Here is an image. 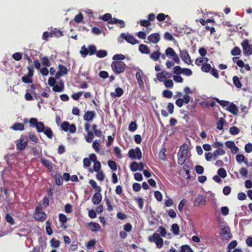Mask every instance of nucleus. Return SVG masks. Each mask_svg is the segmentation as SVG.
<instances>
[{"instance_id": "1", "label": "nucleus", "mask_w": 252, "mask_h": 252, "mask_svg": "<svg viewBox=\"0 0 252 252\" xmlns=\"http://www.w3.org/2000/svg\"><path fill=\"white\" fill-rule=\"evenodd\" d=\"M111 66L113 71L117 74L123 73L127 67L126 64L122 61L113 62Z\"/></svg>"}, {"instance_id": "2", "label": "nucleus", "mask_w": 252, "mask_h": 252, "mask_svg": "<svg viewBox=\"0 0 252 252\" xmlns=\"http://www.w3.org/2000/svg\"><path fill=\"white\" fill-rule=\"evenodd\" d=\"M148 239L150 243H155L157 247L158 248H161L163 246V240L158 233H154L152 235L150 236Z\"/></svg>"}, {"instance_id": "3", "label": "nucleus", "mask_w": 252, "mask_h": 252, "mask_svg": "<svg viewBox=\"0 0 252 252\" xmlns=\"http://www.w3.org/2000/svg\"><path fill=\"white\" fill-rule=\"evenodd\" d=\"M165 55L169 58H172L173 61L177 64H180V60L178 55L176 53L174 49L171 47H168L165 51Z\"/></svg>"}, {"instance_id": "4", "label": "nucleus", "mask_w": 252, "mask_h": 252, "mask_svg": "<svg viewBox=\"0 0 252 252\" xmlns=\"http://www.w3.org/2000/svg\"><path fill=\"white\" fill-rule=\"evenodd\" d=\"M128 156L133 159H140L142 158V153L141 150L139 147H136L135 149H131L129 150L128 153Z\"/></svg>"}, {"instance_id": "5", "label": "nucleus", "mask_w": 252, "mask_h": 252, "mask_svg": "<svg viewBox=\"0 0 252 252\" xmlns=\"http://www.w3.org/2000/svg\"><path fill=\"white\" fill-rule=\"evenodd\" d=\"M243 54L245 56H249L252 55V49L249 44L248 39H245L241 43Z\"/></svg>"}, {"instance_id": "6", "label": "nucleus", "mask_w": 252, "mask_h": 252, "mask_svg": "<svg viewBox=\"0 0 252 252\" xmlns=\"http://www.w3.org/2000/svg\"><path fill=\"white\" fill-rule=\"evenodd\" d=\"M61 128L66 132L69 131L71 133H74L76 130V127L74 124L70 125L68 122L64 121L61 125Z\"/></svg>"}, {"instance_id": "7", "label": "nucleus", "mask_w": 252, "mask_h": 252, "mask_svg": "<svg viewBox=\"0 0 252 252\" xmlns=\"http://www.w3.org/2000/svg\"><path fill=\"white\" fill-rule=\"evenodd\" d=\"M220 235H222L223 240H227L232 237V234L231 233L230 228L228 226H225L221 229Z\"/></svg>"}, {"instance_id": "8", "label": "nucleus", "mask_w": 252, "mask_h": 252, "mask_svg": "<svg viewBox=\"0 0 252 252\" xmlns=\"http://www.w3.org/2000/svg\"><path fill=\"white\" fill-rule=\"evenodd\" d=\"M28 140L25 135H22L19 140V142L17 143L16 147L17 149L22 151L24 150L28 144Z\"/></svg>"}, {"instance_id": "9", "label": "nucleus", "mask_w": 252, "mask_h": 252, "mask_svg": "<svg viewBox=\"0 0 252 252\" xmlns=\"http://www.w3.org/2000/svg\"><path fill=\"white\" fill-rule=\"evenodd\" d=\"M35 219L40 221H44L46 218V215L45 213L42 212V209L40 207H37L35 209Z\"/></svg>"}, {"instance_id": "10", "label": "nucleus", "mask_w": 252, "mask_h": 252, "mask_svg": "<svg viewBox=\"0 0 252 252\" xmlns=\"http://www.w3.org/2000/svg\"><path fill=\"white\" fill-rule=\"evenodd\" d=\"M180 55L182 60L188 64H190L192 63V60L187 50H180Z\"/></svg>"}, {"instance_id": "11", "label": "nucleus", "mask_w": 252, "mask_h": 252, "mask_svg": "<svg viewBox=\"0 0 252 252\" xmlns=\"http://www.w3.org/2000/svg\"><path fill=\"white\" fill-rule=\"evenodd\" d=\"M120 36L123 39H125L126 41V42L132 45H134L136 43H139L138 41L132 35H126L125 33H122L121 34Z\"/></svg>"}, {"instance_id": "12", "label": "nucleus", "mask_w": 252, "mask_h": 252, "mask_svg": "<svg viewBox=\"0 0 252 252\" xmlns=\"http://www.w3.org/2000/svg\"><path fill=\"white\" fill-rule=\"evenodd\" d=\"M144 76L143 72L138 68V71L136 73L135 77L137 80L138 84L140 88L144 87V82L143 81V77Z\"/></svg>"}, {"instance_id": "13", "label": "nucleus", "mask_w": 252, "mask_h": 252, "mask_svg": "<svg viewBox=\"0 0 252 252\" xmlns=\"http://www.w3.org/2000/svg\"><path fill=\"white\" fill-rule=\"evenodd\" d=\"M96 116V113L94 111H87L84 115L83 119L88 122H92Z\"/></svg>"}, {"instance_id": "14", "label": "nucleus", "mask_w": 252, "mask_h": 252, "mask_svg": "<svg viewBox=\"0 0 252 252\" xmlns=\"http://www.w3.org/2000/svg\"><path fill=\"white\" fill-rule=\"evenodd\" d=\"M160 35L158 33H154L151 34L148 37V39L149 42L156 44L160 40Z\"/></svg>"}, {"instance_id": "15", "label": "nucleus", "mask_w": 252, "mask_h": 252, "mask_svg": "<svg viewBox=\"0 0 252 252\" xmlns=\"http://www.w3.org/2000/svg\"><path fill=\"white\" fill-rule=\"evenodd\" d=\"M124 91L123 89L120 87H117L115 90V92H111L110 96L113 98L120 97L123 95Z\"/></svg>"}, {"instance_id": "16", "label": "nucleus", "mask_w": 252, "mask_h": 252, "mask_svg": "<svg viewBox=\"0 0 252 252\" xmlns=\"http://www.w3.org/2000/svg\"><path fill=\"white\" fill-rule=\"evenodd\" d=\"M206 202V198L201 195H199L195 199L194 206H199L200 205H204Z\"/></svg>"}, {"instance_id": "17", "label": "nucleus", "mask_w": 252, "mask_h": 252, "mask_svg": "<svg viewBox=\"0 0 252 252\" xmlns=\"http://www.w3.org/2000/svg\"><path fill=\"white\" fill-rule=\"evenodd\" d=\"M102 200V196L100 192H96L92 197V202L95 205L100 203Z\"/></svg>"}, {"instance_id": "18", "label": "nucleus", "mask_w": 252, "mask_h": 252, "mask_svg": "<svg viewBox=\"0 0 252 252\" xmlns=\"http://www.w3.org/2000/svg\"><path fill=\"white\" fill-rule=\"evenodd\" d=\"M156 48L157 49V51L153 52L150 55V58L154 61H157L159 59V58L161 55V53L159 51V46L157 45Z\"/></svg>"}, {"instance_id": "19", "label": "nucleus", "mask_w": 252, "mask_h": 252, "mask_svg": "<svg viewBox=\"0 0 252 252\" xmlns=\"http://www.w3.org/2000/svg\"><path fill=\"white\" fill-rule=\"evenodd\" d=\"M188 147L187 145L184 144L180 148L178 156L187 157Z\"/></svg>"}, {"instance_id": "20", "label": "nucleus", "mask_w": 252, "mask_h": 252, "mask_svg": "<svg viewBox=\"0 0 252 252\" xmlns=\"http://www.w3.org/2000/svg\"><path fill=\"white\" fill-rule=\"evenodd\" d=\"M89 226L90 229L93 232L98 231L101 228L100 225L96 222H90L89 223Z\"/></svg>"}, {"instance_id": "21", "label": "nucleus", "mask_w": 252, "mask_h": 252, "mask_svg": "<svg viewBox=\"0 0 252 252\" xmlns=\"http://www.w3.org/2000/svg\"><path fill=\"white\" fill-rule=\"evenodd\" d=\"M53 91L55 92H62L64 90V83L63 81H60V85H55L53 87Z\"/></svg>"}, {"instance_id": "22", "label": "nucleus", "mask_w": 252, "mask_h": 252, "mask_svg": "<svg viewBox=\"0 0 252 252\" xmlns=\"http://www.w3.org/2000/svg\"><path fill=\"white\" fill-rule=\"evenodd\" d=\"M11 128L15 131H23L25 128V126L22 123H16L11 126Z\"/></svg>"}, {"instance_id": "23", "label": "nucleus", "mask_w": 252, "mask_h": 252, "mask_svg": "<svg viewBox=\"0 0 252 252\" xmlns=\"http://www.w3.org/2000/svg\"><path fill=\"white\" fill-rule=\"evenodd\" d=\"M51 37H60L63 36V32L60 30H58L57 28L54 29L53 30L51 31Z\"/></svg>"}, {"instance_id": "24", "label": "nucleus", "mask_w": 252, "mask_h": 252, "mask_svg": "<svg viewBox=\"0 0 252 252\" xmlns=\"http://www.w3.org/2000/svg\"><path fill=\"white\" fill-rule=\"evenodd\" d=\"M166 152V150L165 147V146L164 145H163L162 147H161V148L159 151V154H158L159 158L160 159L163 160V161L166 160V154H165Z\"/></svg>"}, {"instance_id": "25", "label": "nucleus", "mask_w": 252, "mask_h": 252, "mask_svg": "<svg viewBox=\"0 0 252 252\" xmlns=\"http://www.w3.org/2000/svg\"><path fill=\"white\" fill-rule=\"evenodd\" d=\"M139 51L142 54H149L150 52L149 48L146 45L141 44L139 45Z\"/></svg>"}, {"instance_id": "26", "label": "nucleus", "mask_w": 252, "mask_h": 252, "mask_svg": "<svg viewBox=\"0 0 252 252\" xmlns=\"http://www.w3.org/2000/svg\"><path fill=\"white\" fill-rule=\"evenodd\" d=\"M40 161L41 163L46 166L50 171H51L53 169L52 163L49 160L44 158H41Z\"/></svg>"}, {"instance_id": "27", "label": "nucleus", "mask_w": 252, "mask_h": 252, "mask_svg": "<svg viewBox=\"0 0 252 252\" xmlns=\"http://www.w3.org/2000/svg\"><path fill=\"white\" fill-rule=\"evenodd\" d=\"M225 151L222 148H218L213 152V159H216L220 155L222 156L224 155Z\"/></svg>"}, {"instance_id": "28", "label": "nucleus", "mask_w": 252, "mask_h": 252, "mask_svg": "<svg viewBox=\"0 0 252 252\" xmlns=\"http://www.w3.org/2000/svg\"><path fill=\"white\" fill-rule=\"evenodd\" d=\"M89 184L95 189V191L96 192H101V187L99 186H97L96 182L94 180H93V179L90 180Z\"/></svg>"}, {"instance_id": "29", "label": "nucleus", "mask_w": 252, "mask_h": 252, "mask_svg": "<svg viewBox=\"0 0 252 252\" xmlns=\"http://www.w3.org/2000/svg\"><path fill=\"white\" fill-rule=\"evenodd\" d=\"M236 160L238 163L244 162L245 164L248 163V160L246 159L245 157L242 154H237L236 156Z\"/></svg>"}, {"instance_id": "30", "label": "nucleus", "mask_w": 252, "mask_h": 252, "mask_svg": "<svg viewBox=\"0 0 252 252\" xmlns=\"http://www.w3.org/2000/svg\"><path fill=\"white\" fill-rule=\"evenodd\" d=\"M227 110L233 115H237L238 112V109L237 106L234 103H231Z\"/></svg>"}, {"instance_id": "31", "label": "nucleus", "mask_w": 252, "mask_h": 252, "mask_svg": "<svg viewBox=\"0 0 252 252\" xmlns=\"http://www.w3.org/2000/svg\"><path fill=\"white\" fill-rule=\"evenodd\" d=\"M225 123V120L223 118H220L218 122L217 123V128L219 130H223V126Z\"/></svg>"}, {"instance_id": "32", "label": "nucleus", "mask_w": 252, "mask_h": 252, "mask_svg": "<svg viewBox=\"0 0 252 252\" xmlns=\"http://www.w3.org/2000/svg\"><path fill=\"white\" fill-rule=\"evenodd\" d=\"M233 82L234 85L239 89L241 88L242 86V84L239 78V77L237 76H234L232 78Z\"/></svg>"}, {"instance_id": "33", "label": "nucleus", "mask_w": 252, "mask_h": 252, "mask_svg": "<svg viewBox=\"0 0 252 252\" xmlns=\"http://www.w3.org/2000/svg\"><path fill=\"white\" fill-rule=\"evenodd\" d=\"M35 127L38 132H42L46 127L44 126L43 122H38Z\"/></svg>"}, {"instance_id": "34", "label": "nucleus", "mask_w": 252, "mask_h": 252, "mask_svg": "<svg viewBox=\"0 0 252 252\" xmlns=\"http://www.w3.org/2000/svg\"><path fill=\"white\" fill-rule=\"evenodd\" d=\"M44 134L49 139H51L53 137V134L52 129L48 126H46L44 131H43Z\"/></svg>"}, {"instance_id": "35", "label": "nucleus", "mask_w": 252, "mask_h": 252, "mask_svg": "<svg viewBox=\"0 0 252 252\" xmlns=\"http://www.w3.org/2000/svg\"><path fill=\"white\" fill-rule=\"evenodd\" d=\"M179 226L177 223H174L171 226V230L175 235L179 234Z\"/></svg>"}, {"instance_id": "36", "label": "nucleus", "mask_w": 252, "mask_h": 252, "mask_svg": "<svg viewBox=\"0 0 252 252\" xmlns=\"http://www.w3.org/2000/svg\"><path fill=\"white\" fill-rule=\"evenodd\" d=\"M94 138V134L92 131H88L87 136L85 137L86 141L88 143H91Z\"/></svg>"}, {"instance_id": "37", "label": "nucleus", "mask_w": 252, "mask_h": 252, "mask_svg": "<svg viewBox=\"0 0 252 252\" xmlns=\"http://www.w3.org/2000/svg\"><path fill=\"white\" fill-rule=\"evenodd\" d=\"M55 183L58 186L63 185V180L62 177L60 174H56L55 176Z\"/></svg>"}, {"instance_id": "38", "label": "nucleus", "mask_w": 252, "mask_h": 252, "mask_svg": "<svg viewBox=\"0 0 252 252\" xmlns=\"http://www.w3.org/2000/svg\"><path fill=\"white\" fill-rule=\"evenodd\" d=\"M88 53L90 55H93L96 54V48L95 45H90L88 46Z\"/></svg>"}, {"instance_id": "39", "label": "nucleus", "mask_w": 252, "mask_h": 252, "mask_svg": "<svg viewBox=\"0 0 252 252\" xmlns=\"http://www.w3.org/2000/svg\"><path fill=\"white\" fill-rule=\"evenodd\" d=\"M211 66L209 63H205L202 65L201 69L202 71L208 73L210 71Z\"/></svg>"}, {"instance_id": "40", "label": "nucleus", "mask_w": 252, "mask_h": 252, "mask_svg": "<svg viewBox=\"0 0 252 252\" xmlns=\"http://www.w3.org/2000/svg\"><path fill=\"white\" fill-rule=\"evenodd\" d=\"M42 64L47 67L51 65V63L47 57H44L41 59Z\"/></svg>"}, {"instance_id": "41", "label": "nucleus", "mask_w": 252, "mask_h": 252, "mask_svg": "<svg viewBox=\"0 0 252 252\" xmlns=\"http://www.w3.org/2000/svg\"><path fill=\"white\" fill-rule=\"evenodd\" d=\"M241 54V51L239 47L235 46L231 51V54L232 56H238Z\"/></svg>"}, {"instance_id": "42", "label": "nucleus", "mask_w": 252, "mask_h": 252, "mask_svg": "<svg viewBox=\"0 0 252 252\" xmlns=\"http://www.w3.org/2000/svg\"><path fill=\"white\" fill-rule=\"evenodd\" d=\"M50 244L52 247L54 248H58L60 246V242L59 240H56L55 238H53L50 241Z\"/></svg>"}, {"instance_id": "43", "label": "nucleus", "mask_w": 252, "mask_h": 252, "mask_svg": "<svg viewBox=\"0 0 252 252\" xmlns=\"http://www.w3.org/2000/svg\"><path fill=\"white\" fill-rule=\"evenodd\" d=\"M46 233L48 235H51L53 233L52 229L51 226V223L49 220H47L46 222Z\"/></svg>"}, {"instance_id": "44", "label": "nucleus", "mask_w": 252, "mask_h": 252, "mask_svg": "<svg viewBox=\"0 0 252 252\" xmlns=\"http://www.w3.org/2000/svg\"><path fill=\"white\" fill-rule=\"evenodd\" d=\"M96 55L98 58H102L107 55V52L105 50H100L96 51Z\"/></svg>"}, {"instance_id": "45", "label": "nucleus", "mask_w": 252, "mask_h": 252, "mask_svg": "<svg viewBox=\"0 0 252 252\" xmlns=\"http://www.w3.org/2000/svg\"><path fill=\"white\" fill-rule=\"evenodd\" d=\"M28 137L29 139L35 143H37L38 141V139L37 137L32 132H29L28 133Z\"/></svg>"}, {"instance_id": "46", "label": "nucleus", "mask_w": 252, "mask_h": 252, "mask_svg": "<svg viewBox=\"0 0 252 252\" xmlns=\"http://www.w3.org/2000/svg\"><path fill=\"white\" fill-rule=\"evenodd\" d=\"M162 95L164 97L171 98L173 96V93L171 91L166 90L163 91L162 93Z\"/></svg>"}, {"instance_id": "47", "label": "nucleus", "mask_w": 252, "mask_h": 252, "mask_svg": "<svg viewBox=\"0 0 252 252\" xmlns=\"http://www.w3.org/2000/svg\"><path fill=\"white\" fill-rule=\"evenodd\" d=\"M218 174L220 177L222 178H225L227 176L226 170L223 168H220L218 170Z\"/></svg>"}, {"instance_id": "48", "label": "nucleus", "mask_w": 252, "mask_h": 252, "mask_svg": "<svg viewBox=\"0 0 252 252\" xmlns=\"http://www.w3.org/2000/svg\"><path fill=\"white\" fill-rule=\"evenodd\" d=\"M112 15L110 13H106L103 15L101 19L104 21H106L109 24V22L112 20Z\"/></svg>"}, {"instance_id": "49", "label": "nucleus", "mask_w": 252, "mask_h": 252, "mask_svg": "<svg viewBox=\"0 0 252 252\" xmlns=\"http://www.w3.org/2000/svg\"><path fill=\"white\" fill-rule=\"evenodd\" d=\"M108 165L110 169L113 171H116L117 169V164L115 161L113 160H109Z\"/></svg>"}, {"instance_id": "50", "label": "nucleus", "mask_w": 252, "mask_h": 252, "mask_svg": "<svg viewBox=\"0 0 252 252\" xmlns=\"http://www.w3.org/2000/svg\"><path fill=\"white\" fill-rule=\"evenodd\" d=\"M130 170L133 172H135L137 170H138V168H139L138 163L135 161L131 162L130 165Z\"/></svg>"}, {"instance_id": "51", "label": "nucleus", "mask_w": 252, "mask_h": 252, "mask_svg": "<svg viewBox=\"0 0 252 252\" xmlns=\"http://www.w3.org/2000/svg\"><path fill=\"white\" fill-rule=\"evenodd\" d=\"M92 146L96 152L99 153L100 152V145L97 140H95L93 142Z\"/></svg>"}, {"instance_id": "52", "label": "nucleus", "mask_w": 252, "mask_h": 252, "mask_svg": "<svg viewBox=\"0 0 252 252\" xmlns=\"http://www.w3.org/2000/svg\"><path fill=\"white\" fill-rule=\"evenodd\" d=\"M216 101L222 107H224L229 105V102L226 100H220L219 98H216Z\"/></svg>"}, {"instance_id": "53", "label": "nucleus", "mask_w": 252, "mask_h": 252, "mask_svg": "<svg viewBox=\"0 0 252 252\" xmlns=\"http://www.w3.org/2000/svg\"><path fill=\"white\" fill-rule=\"evenodd\" d=\"M230 133L232 135H237L240 132V129L235 126H233L230 127L229 130Z\"/></svg>"}, {"instance_id": "54", "label": "nucleus", "mask_w": 252, "mask_h": 252, "mask_svg": "<svg viewBox=\"0 0 252 252\" xmlns=\"http://www.w3.org/2000/svg\"><path fill=\"white\" fill-rule=\"evenodd\" d=\"M137 126L135 122H131L128 126V130L131 132H133L136 130Z\"/></svg>"}, {"instance_id": "55", "label": "nucleus", "mask_w": 252, "mask_h": 252, "mask_svg": "<svg viewBox=\"0 0 252 252\" xmlns=\"http://www.w3.org/2000/svg\"><path fill=\"white\" fill-rule=\"evenodd\" d=\"M5 220L10 224L13 225L15 223L13 217L8 213H7L5 215Z\"/></svg>"}, {"instance_id": "56", "label": "nucleus", "mask_w": 252, "mask_h": 252, "mask_svg": "<svg viewBox=\"0 0 252 252\" xmlns=\"http://www.w3.org/2000/svg\"><path fill=\"white\" fill-rule=\"evenodd\" d=\"M59 71L63 74V75L67 73L68 70L65 66L63 64H60L59 65Z\"/></svg>"}, {"instance_id": "57", "label": "nucleus", "mask_w": 252, "mask_h": 252, "mask_svg": "<svg viewBox=\"0 0 252 252\" xmlns=\"http://www.w3.org/2000/svg\"><path fill=\"white\" fill-rule=\"evenodd\" d=\"M114 152L116 156L119 158H122V155L121 154V150L119 147H115L114 148Z\"/></svg>"}, {"instance_id": "58", "label": "nucleus", "mask_w": 252, "mask_h": 252, "mask_svg": "<svg viewBox=\"0 0 252 252\" xmlns=\"http://www.w3.org/2000/svg\"><path fill=\"white\" fill-rule=\"evenodd\" d=\"M80 53L81 54L82 56L83 57H86L88 54H89L88 53V48H86L85 47V45H83L80 51Z\"/></svg>"}, {"instance_id": "59", "label": "nucleus", "mask_w": 252, "mask_h": 252, "mask_svg": "<svg viewBox=\"0 0 252 252\" xmlns=\"http://www.w3.org/2000/svg\"><path fill=\"white\" fill-rule=\"evenodd\" d=\"M101 164L99 161H97L96 162H94L93 167L94 171L96 172H99L101 169Z\"/></svg>"}, {"instance_id": "60", "label": "nucleus", "mask_w": 252, "mask_h": 252, "mask_svg": "<svg viewBox=\"0 0 252 252\" xmlns=\"http://www.w3.org/2000/svg\"><path fill=\"white\" fill-rule=\"evenodd\" d=\"M158 232H159L160 235L163 237H165L167 234V230L166 229L162 227V226H159L158 230Z\"/></svg>"}, {"instance_id": "61", "label": "nucleus", "mask_w": 252, "mask_h": 252, "mask_svg": "<svg viewBox=\"0 0 252 252\" xmlns=\"http://www.w3.org/2000/svg\"><path fill=\"white\" fill-rule=\"evenodd\" d=\"M12 58L16 61L21 60L22 58V54L20 52L15 53L12 55Z\"/></svg>"}, {"instance_id": "62", "label": "nucleus", "mask_w": 252, "mask_h": 252, "mask_svg": "<svg viewBox=\"0 0 252 252\" xmlns=\"http://www.w3.org/2000/svg\"><path fill=\"white\" fill-rule=\"evenodd\" d=\"M183 68L181 66L177 65L174 68L173 73L176 75H180L182 73Z\"/></svg>"}, {"instance_id": "63", "label": "nucleus", "mask_w": 252, "mask_h": 252, "mask_svg": "<svg viewBox=\"0 0 252 252\" xmlns=\"http://www.w3.org/2000/svg\"><path fill=\"white\" fill-rule=\"evenodd\" d=\"M196 172L198 174H202L204 172V167L200 165H197L195 167Z\"/></svg>"}, {"instance_id": "64", "label": "nucleus", "mask_w": 252, "mask_h": 252, "mask_svg": "<svg viewBox=\"0 0 252 252\" xmlns=\"http://www.w3.org/2000/svg\"><path fill=\"white\" fill-rule=\"evenodd\" d=\"M181 252H193V251L189 246L183 245L181 247Z\"/></svg>"}]
</instances>
